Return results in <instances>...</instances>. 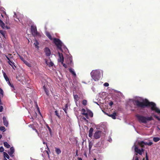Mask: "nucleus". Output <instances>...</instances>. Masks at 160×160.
Returning <instances> with one entry per match:
<instances>
[{"mask_svg":"<svg viewBox=\"0 0 160 160\" xmlns=\"http://www.w3.org/2000/svg\"><path fill=\"white\" fill-rule=\"evenodd\" d=\"M31 30L33 36H35L38 35V32L37 31L36 27L34 25L31 26Z\"/></svg>","mask_w":160,"mask_h":160,"instance_id":"obj_5","label":"nucleus"},{"mask_svg":"<svg viewBox=\"0 0 160 160\" xmlns=\"http://www.w3.org/2000/svg\"><path fill=\"white\" fill-rule=\"evenodd\" d=\"M3 120V122L4 125L6 127H7L8 123V122L6 118L5 117H3L2 118Z\"/></svg>","mask_w":160,"mask_h":160,"instance_id":"obj_12","label":"nucleus"},{"mask_svg":"<svg viewBox=\"0 0 160 160\" xmlns=\"http://www.w3.org/2000/svg\"><path fill=\"white\" fill-rule=\"evenodd\" d=\"M47 127L49 131L51 132V129L50 128L48 125H47Z\"/></svg>","mask_w":160,"mask_h":160,"instance_id":"obj_56","label":"nucleus"},{"mask_svg":"<svg viewBox=\"0 0 160 160\" xmlns=\"http://www.w3.org/2000/svg\"><path fill=\"white\" fill-rule=\"evenodd\" d=\"M69 72L73 75L74 77L76 76V74L74 71L73 69L70 68L69 69Z\"/></svg>","mask_w":160,"mask_h":160,"instance_id":"obj_14","label":"nucleus"},{"mask_svg":"<svg viewBox=\"0 0 160 160\" xmlns=\"http://www.w3.org/2000/svg\"><path fill=\"white\" fill-rule=\"evenodd\" d=\"M92 77L95 81H97L99 80L100 78V73L97 70L92 71L91 73Z\"/></svg>","mask_w":160,"mask_h":160,"instance_id":"obj_3","label":"nucleus"},{"mask_svg":"<svg viewBox=\"0 0 160 160\" xmlns=\"http://www.w3.org/2000/svg\"><path fill=\"white\" fill-rule=\"evenodd\" d=\"M99 147V146L98 145V143L96 144L95 146V147Z\"/></svg>","mask_w":160,"mask_h":160,"instance_id":"obj_60","label":"nucleus"},{"mask_svg":"<svg viewBox=\"0 0 160 160\" xmlns=\"http://www.w3.org/2000/svg\"><path fill=\"white\" fill-rule=\"evenodd\" d=\"M78 160H82V158H78Z\"/></svg>","mask_w":160,"mask_h":160,"instance_id":"obj_62","label":"nucleus"},{"mask_svg":"<svg viewBox=\"0 0 160 160\" xmlns=\"http://www.w3.org/2000/svg\"><path fill=\"white\" fill-rule=\"evenodd\" d=\"M134 104L138 108H144L146 107H151L152 111H155L158 114H160V110L156 107V104L153 102H149L147 99H145L143 102H140L138 100L134 101Z\"/></svg>","mask_w":160,"mask_h":160,"instance_id":"obj_1","label":"nucleus"},{"mask_svg":"<svg viewBox=\"0 0 160 160\" xmlns=\"http://www.w3.org/2000/svg\"><path fill=\"white\" fill-rule=\"evenodd\" d=\"M62 65H63V66L65 68H67V65H66L65 63H64L62 62Z\"/></svg>","mask_w":160,"mask_h":160,"instance_id":"obj_49","label":"nucleus"},{"mask_svg":"<svg viewBox=\"0 0 160 160\" xmlns=\"http://www.w3.org/2000/svg\"><path fill=\"white\" fill-rule=\"evenodd\" d=\"M46 35L50 40H52L53 39L51 35L49 32H47Z\"/></svg>","mask_w":160,"mask_h":160,"instance_id":"obj_24","label":"nucleus"},{"mask_svg":"<svg viewBox=\"0 0 160 160\" xmlns=\"http://www.w3.org/2000/svg\"><path fill=\"white\" fill-rule=\"evenodd\" d=\"M3 156L5 158H7L9 159V157L8 154L5 152H3Z\"/></svg>","mask_w":160,"mask_h":160,"instance_id":"obj_27","label":"nucleus"},{"mask_svg":"<svg viewBox=\"0 0 160 160\" xmlns=\"http://www.w3.org/2000/svg\"><path fill=\"white\" fill-rule=\"evenodd\" d=\"M5 57H6L7 59L8 60V63H10L9 62H11V60L10 58H8L7 55H6Z\"/></svg>","mask_w":160,"mask_h":160,"instance_id":"obj_40","label":"nucleus"},{"mask_svg":"<svg viewBox=\"0 0 160 160\" xmlns=\"http://www.w3.org/2000/svg\"><path fill=\"white\" fill-rule=\"evenodd\" d=\"M28 126L30 128H32L33 130H35L37 133H38V131L35 128V126L33 125L30 124V125H29Z\"/></svg>","mask_w":160,"mask_h":160,"instance_id":"obj_20","label":"nucleus"},{"mask_svg":"<svg viewBox=\"0 0 160 160\" xmlns=\"http://www.w3.org/2000/svg\"><path fill=\"white\" fill-rule=\"evenodd\" d=\"M46 63L47 65H48L49 67H52L54 65L52 61H50L49 62H48L47 61H46Z\"/></svg>","mask_w":160,"mask_h":160,"instance_id":"obj_22","label":"nucleus"},{"mask_svg":"<svg viewBox=\"0 0 160 160\" xmlns=\"http://www.w3.org/2000/svg\"><path fill=\"white\" fill-rule=\"evenodd\" d=\"M154 117L157 119L158 120L160 121V118L158 116L156 115H154Z\"/></svg>","mask_w":160,"mask_h":160,"instance_id":"obj_42","label":"nucleus"},{"mask_svg":"<svg viewBox=\"0 0 160 160\" xmlns=\"http://www.w3.org/2000/svg\"><path fill=\"white\" fill-rule=\"evenodd\" d=\"M104 85L105 87H108L109 86V84L107 82H105L104 84Z\"/></svg>","mask_w":160,"mask_h":160,"instance_id":"obj_48","label":"nucleus"},{"mask_svg":"<svg viewBox=\"0 0 160 160\" xmlns=\"http://www.w3.org/2000/svg\"><path fill=\"white\" fill-rule=\"evenodd\" d=\"M4 151V149L3 147L1 146L0 147V152H2Z\"/></svg>","mask_w":160,"mask_h":160,"instance_id":"obj_39","label":"nucleus"},{"mask_svg":"<svg viewBox=\"0 0 160 160\" xmlns=\"http://www.w3.org/2000/svg\"><path fill=\"white\" fill-rule=\"evenodd\" d=\"M82 114L85 116L86 118H89L88 114V113H82Z\"/></svg>","mask_w":160,"mask_h":160,"instance_id":"obj_36","label":"nucleus"},{"mask_svg":"<svg viewBox=\"0 0 160 160\" xmlns=\"http://www.w3.org/2000/svg\"><path fill=\"white\" fill-rule=\"evenodd\" d=\"M145 154H146L145 157H146V160H149L148 155V153L147 152H146Z\"/></svg>","mask_w":160,"mask_h":160,"instance_id":"obj_44","label":"nucleus"},{"mask_svg":"<svg viewBox=\"0 0 160 160\" xmlns=\"http://www.w3.org/2000/svg\"><path fill=\"white\" fill-rule=\"evenodd\" d=\"M135 160H139L137 156H136L135 157Z\"/></svg>","mask_w":160,"mask_h":160,"instance_id":"obj_59","label":"nucleus"},{"mask_svg":"<svg viewBox=\"0 0 160 160\" xmlns=\"http://www.w3.org/2000/svg\"><path fill=\"white\" fill-rule=\"evenodd\" d=\"M59 58L58 59V62H61V63H62V62L64 61V57L62 54H61L60 53L58 52Z\"/></svg>","mask_w":160,"mask_h":160,"instance_id":"obj_8","label":"nucleus"},{"mask_svg":"<svg viewBox=\"0 0 160 160\" xmlns=\"http://www.w3.org/2000/svg\"><path fill=\"white\" fill-rule=\"evenodd\" d=\"M82 113H85L86 110L85 109L82 108L81 110Z\"/></svg>","mask_w":160,"mask_h":160,"instance_id":"obj_54","label":"nucleus"},{"mask_svg":"<svg viewBox=\"0 0 160 160\" xmlns=\"http://www.w3.org/2000/svg\"><path fill=\"white\" fill-rule=\"evenodd\" d=\"M0 93L2 95V96H3V90L0 88Z\"/></svg>","mask_w":160,"mask_h":160,"instance_id":"obj_45","label":"nucleus"},{"mask_svg":"<svg viewBox=\"0 0 160 160\" xmlns=\"http://www.w3.org/2000/svg\"><path fill=\"white\" fill-rule=\"evenodd\" d=\"M2 135L0 134V139H1L2 138Z\"/></svg>","mask_w":160,"mask_h":160,"instance_id":"obj_63","label":"nucleus"},{"mask_svg":"<svg viewBox=\"0 0 160 160\" xmlns=\"http://www.w3.org/2000/svg\"><path fill=\"white\" fill-rule=\"evenodd\" d=\"M101 132L97 131L94 134V137L95 139H98L100 137Z\"/></svg>","mask_w":160,"mask_h":160,"instance_id":"obj_6","label":"nucleus"},{"mask_svg":"<svg viewBox=\"0 0 160 160\" xmlns=\"http://www.w3.org/2000/svg\"><path fill=\"white\" fill-rule=\"evenodd\" d=\"M73 97L76 102H77L79 99V97L77 94L73 95Z\"/></svg>","mask_w":160,"mask_h":160,"instance_id":"obj_18","label":"nucleus"},{"mask_svg":"<svg viewBox=\"0 0 160 160\" xmlns=\"http://www.w3.org/2000/svg\"><path fill=\"white\" fill-rule=\"evenodd\" d=\"M139 122L146 123L148 121H151L153 120V118L151 116L150 117H145L139 114L135 115Z\"/></svg>","mask_w":160,"mask_h":160,"instance_id":"obj_2","label":"nucleus"},{"mask_svg":"<svg viewBox=\"0 0 160 160\" xmlns=\"http://www.w3.org/2000/svg\"><path fill=\"white\" fill-rule=\"evenodd\" d=\"M46 146H47V148L48 150L45 151L48 154V156L49 157V152H50V149H49V148L48 147L47 144H46Z\"/></svg>","mask_w":160,"mask_h":160,"instance_id":"obj_29","label":"nucleus"},{"mask_svg":"<svg viewBox=\"0 0 160 160\" xmlns=\"http://www.w3.org/2000/svg\"><path fill=\"white\" fill-rule=\"evenodd\" d=\"M65 107L64 108H63V110L64 111V112L66 113H67V110L68 109V106L67 104H66L65 105Z\"/></svg>","mask_w":160,"mask_h":160,"instance_id":"obj_34","label":"nucleus"},{"mask_svg":"<svg viewBox=\"0 0 160 160\" xmlns=\"http://www.w3.org/2000/svg\"><path fill=\"white\" fill-rule=\"evenodd\" d=\"M10 63H8V64L10 65L12 68L14 69L15 70V68H16V66L15 65V64L14 62L11 61V62H9Z\"/></svg>","mask_w":160,"mask_h":160,"instance_id":"obj_16","label":"nucleus"},{"mask_svg":"<svg viewBox=\"0 0 160 160\" xmlns=\"http://www.w3.org/2000/svg\"><path fill=\"white\" fill-rule=\"evenodd\" d=\"M17 79L19 81L22 82L23 80L24 77L21 76V74H18L16 76Z\"/></svg>","mask_w":160,"mask_h":160,"instance_id":"obj_11","label":"nucleus"},{"mask_svg":"<svg viewBox=\"0 0 160 160\" xmlns=\"http://www.w3.org/2000/svg\"><path fill=\"white\" fill-rule=\"evenodd\" d=\"M107 115L110 117H111L112 119H115L116 118V116H117V113L115 112H114L112 114H106Z\"/></svg>","mask_w":160,"mask_h":160,"instance_id":"obj_9","label":"nucleus"},{"mask_svg":"<svg viewBox=\"0 0 160 160\" xmlns=\"http://www.w3.org/2000/svg\"><path fill=\"white\" fill-rule=\"evenodd\" d=\"M160 140L159 138L158 137H154L153 138V140L155 142H157Z\"/></svg>","mask_w":160,"mask_h":160,"instance_id":"obj_31","label":"nucleus"},{"mask_svg":"<svg viewBox=\"0 0 160 160\" xmlns=\"http://www.w3.org/2000/svg\"><path fill=\"white\" fill-rule=\"evenodd\" d=\"M113 102L112 101H111L109 103V105L110 106H112V105H113Z\"/></svg>","mask_w":160,"mask_h":160,"instance_id":"obj_51","label":"nucleus"},{"mask_svg":"<svg viewBox=\"0 0 160 160\" xmlns=\"http://www.w3.org/2000/svg\"><path fill=\"white\" fill-rule=\"evenodd\" d=\"M0 130L4 131H5V128L3 126H1L0 127Z\"/></svg>","mask_w":160,"mask_h":160,"instance_id":"obj_37","label":"nucleus"},{"mask_svg":"<svg viewBox=\"0 0 160 160\" xmlns=\"http://www.w3.org/2000/svg\"><path fill=\"white\" fill-rule=\"evenodd\" d=\"M8 84L11 86V87L12 88V90L13 91L15 90L14 87L12 83H10L9 81H8Z\"/></svg>","mask_w":160,"mask_h":160,"instance_id":"obj_25","label":"nucleus"},{"mask_svg":"<svg viewBox=\"0 0 160 160\" xmlns=\"http://www.w3.org/2000/svg\"><path fill=\"white\" fill-rule=\"evenodd\" d=\"M0 26L2 28H5V24L2 21L0 23Z\"/></svg>","mask_w":160,"mask_h":160,"instance_id":"obj_28","label":"nucleus"},{"mask_svg":"<svg viewBox=\"0 0 160 160\" xmlns=\"http://www.w3.org/2000/svg\"><path fill=\"white\" fill-rule=\"evenodd\" d=\"M69 60H70V63H68V64H71L72 63V58H70L69 59Z\"/></svg>","mask_w":160,"mask_h":160,"instance_id":"obj_46","label":"nucleus"},{"mask_svg":"<svg viewBox=\"0 0 160 160\" xmlns=\"http://www.w3.org/2000/svg\"><path fill=\"white\" fill-rule=\"evenodd\" d=\"M87 102L86 100H83L82 101V103L84 105L86 106L87 104Z\"/></svg>","mask_w":160,"mask_h":160,"instance_id":"obj_35","label":"nucleus"},{"mask_svg":"<svg viewBox=\"0 0 160 160\" xmlns=\"http://www.w3.org/2000/svg\"><path fill=\"white\" fill-rule=\"evenodd\" d=\"M134 150L135 152L140 155H142V153L141 152V149H138L137 146H135Z\"/></svg>","mask_w":160,"mask_h":160,"instance_id":"obj_10","label":"nucleus"},{"mask_svg":"<svg viewBox=\"0 0 160 160\" xmlns=\"http://www.w3.org/2000/svg\"><path fill=\"white\" fill-rule=\"evenodd\" d=\"M55 151L57 155H59L61 152V151L59 148H55Z\"/></svg>","mask_w":160,"mask_h":160,"instance_id":"obj_17","label":"nucleus"},{"mask_svg":"<svg viewBox=\"0 0 160 160\" xmlns=\"http://www.w3.org/2000/svg\"><path fill=\"white\" fill-rule=\"evenodd\" d=\"M3 109V107L0 105V112H2Z\"/></svg>","mask_w":160,"mask_h":160,"instance_id":"obj_50","label":"nucleus"},{"mask_svg":"<svg viewBox=\"0 0 160 160\" xmlns=\"http://www.w3.org/2000/svg\"><path fill=\"white\" fill-rule=\"evenodd\" d=\"M36 106H37V110H38V112H39V113H40V109H39V108L38 107V105H37Z\"/></svg>","mask_w":160,"mask_h":160,"instance_id":"obj_55","label":"nucleus"},{"mask_svg":"<svg viewBox=\"0 0 160 160\" xmlns=\"http://www.w3.org/2000/svg\"><path fill=\"white\" fill-rule=\"evenodd\" d=\"M3 74L4 77L5 79L6 80L7 82H8V81H9V78H8V77L6 75V73L5 72H4L3 73Z\"/></svg>","mask_w":160,"mask_h":160,"instance_id":"obj_30","label":"nucleus"},{"mask_svg":"<svg viewBox=\"0 0 160 160\" xmlns=\"http://www.w3.org/2000/svg\"><path fill=\"white\" fill-rule=\"evenodd\" d=\"M53 42L57 46L58 48L61 50L62 49V46L61 41L59 39L57 38H54L53 39Z\"/></svg>","mask_w":160,"mask_h":160,"instance_id":"obj_4","label":"nucleus"},{"mask_svg":"<svg viewBox=\"0 0 160 160\" xmlns=\"http://www.w3.org/2000/svg\"><path fill=\"white\" fill-rule=\"evenodd\" d=\"M153 144L152 142H150L148 143V145L151 146Z\"/></svg>","mask_w":160,"mask_h":160,"instance_id":"obj_53","label":"nucleus"},{"mask_svg":"<svg viewBox=\"0 0 160 160\" xmlns=\"http://www.w3.org/2000/svg\"><path fill=\"white\" fill-rule=\"evenodd\" d=\"M93 131V128H90L88 134V136L89 137L91 138V137H92Z\"/></svg>","mask_w":160,"mask_h":160,"instance_id":"obj_15","label":"nucleus"},{"mask_svg":"<svg viewBox=\"0 0 160 160\" xmlns=\"http://www.w3.org/2000/svg\"><path fill=\"white\" fill-rule=\"evenodd\" d=\"M43 87L46 94L47 95H48L49 94V91L47 89L45 86H43Z\"/></svg>","mask_w":160,"mask_h":160,"instance_id":"obj_33","label":"nucleus"},{"mask_svg":"<svg viewBox=\"0 0 160 160\" xmlns=\"http://www.w3.org/2000/svg\"><path fill=\"white\" fill-rule=\"evenodd\" d=\"M23 62L28 66L29 67H31V64L28 61H27L26 60H24V61H23Z\"/></svg>","mask_w":160,"mask_h":160,"instance_id":"obj_26","label":"nucleus"},{"mask_svg":"<svg viewBox=\"0 0 160 160\" xmlns=\"http://www.w3.org/2000/svg\"><path fill=\"white\" fill-rule=\"evenodd\" d=\"M55 115L57 116L58 118H59L60 117L58 113V111L57 110H56L55 112Z\"/></svg>","mask_w":160,"mask_h":160,"instance_id":"obj_43","label":"nucleus"},{"mask_svg":"<svg viewBox=\"0 0 160 160\" xmlns=\"http://www.w3.org/2000/svg\"><path fill=\"white\" fill-rule=\"evenodd\" d=\"M144 142L143 141H141L139 142H138V144L140 145L142 148H144Z\"/></svg>","mask_w":160,"mask_h":160,"instance_id":"obj_19","label":"nucleus"},{"mask_svg":"<svg viewBox=\"0 0 160 160\" xmlns=\"http://www.w3.org/2000/svg\"><path fill=\"white\" fill-rule=\"evenodd\" d=\"M82 119L83 120L86 121L87 122H88V120L86 119L85 117H83L82 118Z\"/></svg>","mask_w":160,"mask_h":160,"instance_id":"obj_52","label":"nucleus"},{"mask_svg":"<svg viewBox=\"0 0 160 160\" xmlns=\"http://www.w3.org/2000/svg\"><path fill=\"white\" fill-rule=\"evenodd\" d=\"M3 145L4 147L7 148H9L10 147V145L7 142H4Z\"/></svg>","mask_w":160,"mask_h":160,"instance_id":"obj_23","label":"nucleus"},{"mask_svg":"<svg viewBox=\"0 0 160 160\" xmlns=\"http://www.w3.org/2000/svg\"><path fill=\"white\" fill-rule=\"evenodd\" d=\"M93 145V143L92 142H89V151L90 152H91V150Z\"/></svg>","mask_w":160,"mask_h":160,"instance_id":"obj_21","label":"nucleus"},{"mask_svg":"<svg viewBox=\"0 0 160 160\" xmlns=\"http://www.w3.org/2000/svg\"><path fill=\"white\" fill-rule=\"evenodd\" d=\"M141 152L142 153V152H144L145 150L143 149L142 148L141 149Z\"/></svg>","mask_w":160,"mask_h":160,"instance_id":"obj_57","label":"nucleus"},{"mask_svg":"<svg viewBox=\"0 0 160 160\" xmlns=\"http://www.w3.org/2000/svg\"><path fill=\"white\" fill-rule=\"evenodd\" d=\"M44 52L47 56H50L51 54V52L49 48L48 47H46L44 48Z\"/></svg>","mask_w":160,"mask_h":160,"instance_id":"obj_7","label":"nucleus"},{"mask_svg":"<svg viewBox=\"0 0 160 160\" xmlns=\"http://www.w3.org/2000/svg\"><path fill=\"white\" fill-rule=\"evenodd\" d=\"M144 145H148V142H144Z\"/></svg>","mask_w":160,"mask_h":160,"instance_id":"obj_61","label":"nucleus"},{"mask_svg":"<svg viewBox=\"0 0 160 160\" xmlns=\"http://www.w3.org/2000/svg\"><path fill=\"white\" fill-rule=\"evenodd\" d=\"M35 44V46L36 48H38V45L39 44L38 42L37 41V43L36 44Z\"/></svg>","mask_w":160,"mask_h":160,"instance_id":"obj_47","label":"nucleus"},{"mask_svg":"<svg viewBox=\"0 0 160 160\" xmlns=\"http://www.w3.org/2000/svg\"><path fill=\"white\" fill-rule=\"evenodd\" d=\"M4 160H8L7 159H6V158H5L4 159Z\"/></svg>","mask_w":160,"mask_h":160,"instance_id":"obj_64","label":"nucleus"},{"mask_svg":"<svg viewBox=\"0 0 160 160\" xmlns=\"http://www.w3.org/2000/svg\"><path fill=\"white\" fill-rule=\"evenodd\" d=\"M5 57H6L7 59L8 60V63H10L9 62H11V60L10 58H8L7 55H6Z\"/></svg>","mask_w":160,"mask_h":160,"instance_id":"obj_41","label":"nucleus"},{"mask_svg":"<svg viewBox=\"0 0 160 160\" xmlns=\"http://www.w3.org/2000/svg\"><path fill=\"white\" fill-rule=\"evenodd\" d=\"M14 152V149L13 147H12L10 148V151L8 152V154L11 156H12V155Z\"/></svg>","mask_w":160,"mask_h":160,"instance_id":"obj_13","label":"nucleus"},{"mask_svg":"<svg viewBox=\"0 0 160 160\" xmlns=\"http://www.w3.org/2000/svg\"><path fill=\"white\" fill-rule=\"evenodd\" d=\"M88 114L91 117H92L93 116V114L91 111L88 112Z\"/></svg>","mask_w":160,"mask_h":160,"instance_id":"obj_38","label":"nucleus"},{"mask_svg":"<svg viewBox=\"0 0 160 160\" xmlns=\"http://www.w3.org/2000/svg\"><path fill=\"white\" fill-rule=\"evenodd\" d=\"M20 58L21 59L22 61L23 62V61L25 60H24V59H23V58L22 57H20Z\"/></svg>","mask_w":160,"mask_h":160,"instance_id":"obj_58","label":"nucleus"},{"mask_svg":"<svg viewBox=\"0 0 160 160\" xmlns=\"http://www.w3.org/2000/svg\"><path fill=\"white\" fill-rule=\"evenodd\" d=\"M0 33L2 35V36L5 37V34L6 33V32L5 31L0 30Z\"/></svg>","mask_w":160,"mask_h":160,"instance_id":"obj_32","label":"nucleus"}]
</instances>
